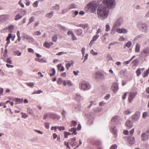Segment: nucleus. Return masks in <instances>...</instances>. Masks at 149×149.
Segmentation results:
<instances>
[{
	"instance_id": "nucleus-1",
	"label": "nucleus",
	"mask_w": 149,
	"mask_h": 149,
	"mask_svg": "<svg viewBox=\"0 0 149 149\" xmlns=\"http://www.w3.org/2000/svg\"><path fill=\"white\" fill-rule=\"evenodd\" d=\"M97 13L98 18L101 20H104L107 18L109 14L108 8L104 5L100 6L97 10Z\"/></svg>"
},
{
	"instance_id": "nucleus-2",
	"label": "nucleus",
	"mask_w": 149,
	"mask_h": 149,
	"mask_svg": "<svg viewBox=\"0 0 149 149\" xmlns=\"http://www.w3.org/2000/svg\"><path fill=\"white\" fill-rule=\"evenodd\" d=\"M79 88L81 90L87 91L90 89L91 85L88 81H83L79 84Z\"/></svg>"
},
{
	"instance_id": "nucleus-3",
	"label": "nucleus",
	"mask_w": 149,
	"mask_h": 149,
	"mask_svg": "<svg viewBox=\"0 0 149 149\" xmlns=\"http://www.w3.org/2000/svg\"><path fill=\"white\" fill-rule=\"evenodd\" d=\"M106 6L110 9L113 8L116 5L115 0H101Z\"/></svg>"
},
{
	"instance_id": "nucleus-4",
	"label": "nucleus",
	"mask_w": 149,
	"mask_h": 149,
	"mask_svg": "<svg viewBox=\"0 0 149 149\" xmlns=\"http://www.w3.org/2000/svg\"><path fill=\"white\" fill-rule=\"evenodd\" d=\"M96 8V5L91 2L87 4L86 9L88 12L90 13H93L95 11Z\"/></svg>"
},
{
	"instance_id": "nucleus-5",
	"label": "nucleus",
	"mask_w": 149,
	"mask_h": 149,
	"mask_svg": "<svg viewBox=\"0 0 149 149\" xmlns=\"http://www.w3.org/2000/svg\"><path fill=\"white\" fill-rule=\"evenodd\" d=\"M138 27L142 32L146 33L148 30V26L145 23L139 22L137 24Z\"/></svg>"
},
{
	"instance_id": "nucleus-6",
	"label": "nucleus",
	"mask_w": 149,
	"mask_h": 149,
	"mask_svg": "<svg viewBox=\"0 0 149 149\" xmlns=\"http://www.w3.org/2000/svg\"><path fill=\"white\" fill-rule=\"evenodd\" d=\"M141 116V113L139 111H136L131 117V119L134 122H136L139 119Z\"/></svg>"
},
{
	"instance_id": "nucleus-7",
	"label": "nucleus",
	"mask_w": 149,
	"mask_h": 149,
	"mask_svg": "<svg viewBox=\"0 0 149 149\" xmlns=\"http://www.w3.org/2000/svg\"><path fill=\"white\" fill-rule=\"evenodd\" d=\"M123 22V18L120 17L115 22L113 25V28H117L119 27Z\"/></svg>"
},
{
	"instance_id": "nucleus-8",
	"label": "nucleus",
	"mask_w": 149,
	"mask_h": 149,
	"mask_svg": "<svg viewBox=\"0 0 149 149\" xmlns=\"http://www.w3.org/2000/svg\"><path fill=\"white\" fill-rule=\"evenodd\" d=\"M23 38L26 40L29 43L33 44L34 43L35 40L32 37L26 34H24Z\"/></svg>"
},
{
	"instance_id": "nucleus-9",
	"label": "nucleus",
	"mask_w": 149,
	"mask_h": 149,
	"mask_svg": "<svg viewBox=\"0 0 149 149\" xmlns=\"http://www.w3.org/2000/svg\"><path fill=\"white\" fill-rule=\"evenodd\" d=\"M149 137V129L145 132L143 133L141 135V139L142 141H147Z\"/></svg>"
},
{
	"instance_id": "nucleus-10",
	"label": "nucleus",
	"mask_w": 149,
	"mask_h": 149,
	"mask_svg": "<svg viewBox=\"0 0 149 149\" xmlns=\"http://www.w3.org/2000/svg\"><path fill=\"white\" fill-rule=\"evenodd\" d=\"M93 76L94 78L96 79H103L104 78V74L100 72H96Z\"/></svg>"
},
{
	"instance_id": "nucleus-11",
	"label": "nucleus",
	"mask_w": 149,
	"mask_h": 149,
	"mask_svg": "<svg viewBox=\"0 0 149 149\" xmlns=\"http://www.w3.org/2000/svg\"><path fill=\"white\" fill-rule=\"evenodd\" d=\"M141 54L144 57L149 56V46L143 49Z\"/></svg>"
},
{
	"instance_id": "nucleus-12",
	"label": "nucleus",
	"mask_w": 149,
	"mask_h": 149,
	"mask_svg": "<svg viewBox=\"0 0 149 149\" xmlns=\"http://www.w3.org/2000/svg\"><path fill=\"white\" fill-rule=\"evenodd\" d=\"M76 138L74 137L71 138L68 141L69 144L72 146V147L75 146L77 144V142L76 141Z\"/></svg>"
},
{
	"instance_id": "nucleus-13",
	"label": "nucleus",
	"mask_w": 149,
	"mask_h": 149,
	"mask_svg": "<svg viewBox=\"0 0 149 149\" xmlns=\"http://www.w3.org/2000/svg\"><path fill=\"white\" fill-rule=\"evenodd\" d=\"M49 115V118L56 120H58L61 118L60 116L54 113H50Z\"/></svg>"
},
{
	"instance_id": "nucleus-14",
	"label": "nucleus",
	"mask_w": 149,
	"mask_h": 149,
	"mask_svg": "<svg viewBox=\"0 0 149 149\" xmlns=\"http://www.w3.org/2000/svg\"><path fill=\"white\" fill-rule=\"evenodd\" d=\"M137 92H131L129 95L128 100L130 103L132 102L133 99L137 94Z\"/></svg>"
},
{
	"instance_id": "nucleus-15",
	"label": "nucleus",
	"mask_w": 149,
	"mask_h": 149,
	"mask_svg": "<svg viewBox=\"0 0 149 149\" xmlns=\"http://www.w3.org/2000/svg\"><path fill=\"white\" fill-rule=\"evenodd\" d=\"M111 89L114 93H116L118 90V84L116 83H113L111 86Z\"/></svg>"
},
{
	"instance_id": "nucleus-16",
	"label": "nucleus",
	"mask_w": 149,
	"mask_h": 149,
	"mask_svg": "<svg viewBox=\"0 0 149 149\" xmlns=\"http://www.w3.org/2000/svg\"><path fill=\"white\" fill-rule=\"evenodd\" d=\"M116 31L120 33L126 34L128 32V30L124 28H116Z\"/></svg>"
},
{
	"instance_id": "nucleus-17",
	"label": "nucleus",
	"mask_w": 149,
	"mask_h": 149,
	"mask_svg": "<svg viewBox=\"0 0 149 149\" xmlns=\"http://www.w3.org/2000/svg\"><path fill=\"white\" fill-rule=\"evenodd\" d=\"M110 130L112 133L113 134L114 137H117V129L116 127L114 126L111 127L110 128Z\"/></svg>"
},
{
	"instance_id": "nucleus-18",
	"label": "nucleus",
	"mask_w": 149,
	"mask_h": 149,
	"mask_svg": "<svg viewBox=\"0 0 149 149\" xmlns=\"http://www.w3.org/2000/svg\"><path fill=\"white\" fill-rule=\"evenodd\" d=\"M99 37V36L98 35H95L93 37L92 40L90 41L89 44L91 45L93 44L94 43V41H96L97 40Z\"/></svg>"
},
{
	"instance_id": "nucleus-19",
	"label": "nucleus",
	"mask_w": 149,
	"mask_h": 149,
	"mask_svg": "<svg viewBox=\"0 0 149 149\" xmlns=\"http://www.w3.org/2000/svg\"><path fill=\"white\" fill-rule=\"evenodd\" d=\"M9 15H8L5 14L0 15V21H2L6 20L8 18Z\"/></svg>"
},
{
	"instance_id": "nucleus-20",
	"label": "nucleus",
	"mask_w": 149,
	"mask_h": 149,
	"mask_svg": "<svg viewBox=\"0 0 149 149\" xmlns=\"http://www.w3.org/2000/svg\"><path fill=\"white\" fill-rule=\"evenodd\" d=\"M119 117L118 116H114L111 120V122L113 125L115 124L118 121L119 119Z\"/></svg>"
},
{
	"instance_id": "nucleus-21",
	"label": "nucleus",
	"mask_w": 149,
	"mask_h": 149,
	"mask_svg": "<svg viewBox=\"0 0 149 149\" xmlns=\"http://www.w3.org/2000/svg\"><path fill=\"white\" fill-rule=\"evenodd\" d=\"M54 43L52 42H45L43 44L44 47L47 48H49L51 45H53Z\"/></svg>"
},
{
	"instance_id": "nucleus-22",
	"label": "nucleus",
	"mask_w": 149,
	"mask_h": 149,
	"mask_svg": "<svg viewBox=\"0 0 149 149\" xmlns=\"http://www.w3.org/2000/svg\"><path fill=\"white\" fill-rule=\"evenodd\" d=\"M125 124L127 127L130 128H131L133 126V122L130 120H128L125 123Z\"/></svg>"
},
{
	"instance_id": "nucleus-23",
	"label": "nucleus",
	"mask_w": 149,
	"mask_h": 149,
	"mask_svg": "<svg viewBox=\"0 0 149 149\" xmlns=\"http://www.w3.org/2000/svg\"><path fill=\"white\" fill-rule=\"evenodd\" d=\"M141 45L139 43H137L136 44L135 51L136 53H138L140 51Z\"/></svg>"
},
{
	"instance_id": "nucleus-24",
	"label": "nucleus",
	"mask_w": 149,
	"mask_h": 149,
	"mask_svg": "<svg viewBox=\"0 0 149 149\" xmlns=\"http://www.w3.org/2000/svg\"><path fill=\"white\" fill-rule=\"evenodd\" d=\"M69 131L72 132V134L77 135V128L74 127L72 128L69 130Z\"/></svg>"
},
{
	"instance_id": "nucleus-25",
	"label": "nucleus",
	"mask_w": 149,
	"mask_h": 149,
	"mask_svg": "<svg viewBox=\"0 0 149 149\" xmlns=\"http://www.w3.org/2000/svg\"><path fill=\"white\" fill-rule=\"evenodd\" d=\"M52 9L53 10L58 11L60 10V5L58 4H56L54 6L52 7Z\"/></svg>"
},
{
	"instance_id": "nucleus-26",
	"label": "nucleus",
	"mask_w": 149,
	"mask_h": 149,
	"mask_svg": "<svg viewBox=\"0 0 149 149\" xmlns=\"http://www.w3.org/2000/svg\"><path fill=\"white\" fill-rule=\"evenodd\" d=\"M54 13V12L53 11H51L49 13L46 14L45 17L49 19H50L53 16Z\"/></svg>"
},
{
	"instance_id": "nucleus-27",
	"label": "nucleus",
	"mask_w": 149,
	"mask_h": 149,
	"mask_svg": "<svg viewBox=\"0 0 149 149\" xmlns=\"http://www.w3.org/2000/svg\"><path fill=\"white\" fill-rule=\"evenodd\" d=\"M70 62L71 63H67L65 64L66 68L67 70L69 69L71 65L73 66V65L74 64V62L73 61H71Z\"/></svg>"
},
{
	"instance_id": "nucleus-28",
	"label": "nucleus",
	"mask_w": 149,
	"mask_h": 149,
	"mask_svg": "<svg viewBox=\"0 0 149 149\" xmlns=\"http://www.w3.org/2000/svg\"><path fill=\"white\" fill-rule=\"evenodd\" d=\"M128 140L129 143L131 144H133L135 142L134 138V137H129Z\"/></svg>"
},
{
	"instance_id": "nucleus-29",
	"label": "nucleus",
	"mask_w": 149,
	"mask_h": 149,
	"mask_svg": "<svg viewBox=\"0 0 149 149\" xmlns=\"http://www.w3.org/2000/svg\"><path fill=\"white\" fill-rule=\"evenodd\" d=\"M57 67L58 69L61 72L63 71L64 70V68L63 66H62V64L61 63L57 65Z\"/></svg>"
},
{
	"instance_id": "nucleus-30",
	"label": "nucleus",
	"mask_w": 149,
	"mask_h": 149,
	"mask_svg": "<svg viewBox=\"0 0 149 149\" xmlns=\"http://www.w3.org/2000/svg\"><path fill=\"white\" fill-rule=\"evenodd\" d=\"M94 111L96 112H100L102 110V108L99 106H97V107L94 108Z\"/></svg>"
},
{
	"instance_id": "nucleus-31",
	"label": "nucleus",
	"mask_w": 149,
	"mask_h": 149,
	"mask_svg": "<svg viewBox=\"0 0 149 149\" xmlns=\"http://www.w3.org/2000/svg\"><path fill=\"white\" fill-rule=\"evenodd\" d=\"M76 32L77 35L80 36L82 34L83 31L81 29H79L77 30Z\"/></svg>"
},
{
	"instance_id": "nucleus-32",
	"label": "nucleus",
	"mask_w": 149,
	"mask_h": 149,
	"mask_svg": "<svg viewBox=\"0 0 149 149\" xmlns=\"http://www.w3.org/2000/svg\"><path fill=\"white\" fill-rule=\"evenodd\" d=\"M27 112L28 114L31 115H34V113L32 109L30 108H28L27 109Z\"/></svg>"
},
{
	"instance_id": "nucleus-33",
	"label": "nucleus",
	"mask_w": 149,
	"mask_h": 149,
	"mask_svg": "<svg viewBox=\"0 0 149 149\" xmlns=\"http://www.w3.org/2000/svg\"><path fill=\"white\" fill-rule=\"evenodd\" d=\"M22 17V16L20 14H18L16 15L14 18V19L15 21H17L21 19Z\"/></svg>"
},
{
	"instance_id": "nucleus-34",
	"label": "nucleus",
	"mask_w": 149,
	"mask_h": 149,
	"mask_svg": "<svg viewBox=\"0 0 149 149\" xmlns=\"http://www.w3.org/2000/svg\"><path fill=\"white\" fill-rule=\"evenodd\" d=\"M75 98L78 100H79L82 99V97L79 94L77 93L75 95Z\"/></svg>"
},
{
	"instance_id": "nucleus-35",
	"label": "nucleus",
	"mask_w": 149,
	"mask_h": 149,
	"mask_svg": "<svg viewBox=\"0 0 149 149\" xmlns=\"http://www.w3.org/2000/svg\"><path fill=\"white\" fill-rule=\"evenodd\" d=\"M143 37V35L142 34L139 35L137 36L134 39V41H135L137 40H138L140 38H142Z\"/></svg>"
},
{
	"instance_id": "nucleus-36",
	"label": "nucleus",
	"mask_w": 149,
	"mask_h": 149,
	"mask_svg": "<svg viewBox=\"0 0 149 149\" xmlns=\"http://www.w3.org/2000/svg\"><path fill=\"white\" fill-rule=\"evenodd\" d=\"M35 60L36 61L41 63L46 62V61L43 58L40 59L39 58H35Z\"/></svg>"
},
{
	"instance_id": "nucleus-37",
	"label": "nucleus",
	"mask_w": 149,
	"mask_h": 149,
	"mask_svg": "<svg viewBox=\"0 0 149 149\" xmlns=\"http://www.w3.org/2000/svg\"><path fill=\"white\" fill-rule=\"evenodd\" d=\"M77 26H79L83 28L84 29H85L88 26V24H79L76 25Z\"/></svg>"
},
{
	"instance_id": "nucleus-38",
	"label": "nucleus",
	"mask_w": 149,
	"mask_h": 149,
	"mask_svg": "<svg viewBox=\"0 0 149 149\" xmlns=\"http://www.w3.org/2000/svg\"><path fill=\"white\" fill-rule=\"evenodd\" d=\"M13 37V34L12 33H9L8 35V36L7 37L6 39V40L7 41H9L10 42V38Z\"/></svg>"
},
{
	"instance_id": "nucleus-39",
	"label": "nucleus",
	"mask_w": 149,
	"mask_h": 149,
	"mask_svg": "<svg viewBox=\"0 0 149 149\" xmlns=\"http://www.w3.org/2000/svg\"><path fill=\"white\" fill-rule=\"evenodd\" d=\"M131 113L130 110L129 109H127L124 111V113L126 115L130 114Z\"/></svg>"
},
{
	"instance_id": "nucleus-40",
	"label": "nucleus",
	"mask_w": 149,
	"mask_h": 149,
	"mask_svg": "<svg viewBox=\"0 0 149 149\" xmlns=\"http://www.w3.org/2000/svg\"><path fill=\"white\" fill-rule=\"evenodd\" d=\"M26 84L27 85L29 86V87L31 88L33 87V86L35 85V83L33 82H29L26 83Z\"/></svg>"
},
{
	"instance_id": "nucleus-41",
	"label": "nucleus",
	"mask_w": 149,
	"mask_h": 149,
	"mask_svg": "<svg viewBox=\"0 0 149 149\" xmlns=\"http://www.w3.org/2000/svg\"><path fill=\"white\" fill-rule=\"evenodd\" d=\"M51 71L52 72V73H50V74H49L50 76V77H52V76L54 75L55 74V73H56L55 70L54 68H53L52 69Z\"/></svg>"
},
{
	"instance_id": "nucleus-42",
	"label": "nucleus",
	"mask_w": 149,
	"mask_h": 149,
	"mask_svg": "<svg viewBox=\"0 0 149 149\" xmlns=\"http://www.w3.org/2000/svg\"><path fill=\"white\" fill-rule=\"evenodd\" d=\"M14 28V26L13 25H11L9 26L8 27V30L9 32H12V31L13 30Z\"/></svg>"
},
{
	"instance_id": "nucleus-43",
	"label": "nucleus",
	"mask_w": 149,
	"mask_h": 149,
	"mask_svg": "<svg viewBox=\"0 0 149 149\" xmlns=\"http://www.w3.org/2000/svg\"><path fill=\"white\" fill-rule=\"evenodd\" d=\"M136 73L137 76V77L139 76L141 74V69L139 68L136 71Z\"/></svg>"
},
{
	"instance_id": "nucleus-44",
	"label": "nucleus",
	"mask_w": 149,
	"mask_h": 149,
	"mask_svg": "<svg viewBox=\"0 0 149 149\" xmlns=\"http://www.w3.org/2000/svg\"><path fill=\"white\" fill-rule=\"evenodd\" d=\"M132 42L131 41H128L126 44L125 46L128 48H130L131 46Z\"/></svg>"
},
{
	"instance_id": "nucleus-45",
	"label": "nucleus",
	"mask_w": 149,
	"mask_h": 149,
	"mask_svg": "<svg viewBox=\"0 0 149 149\" xmlns=\"http://www.w3.org/2000/svg\"><path fill=\"white\" fill-rule=\"evenodd\" d=\"M13 100L15 101L16 102H18L19 103H22V101L20 98H16L14 100L13 99Z\"/></svg>"
},
{
	"instance_id": "nucleus-46",
	"label": "nucleus",
	"mask_w": 149,
	"mask_h": 149,
	"mask_svg": "<svg viewBox=\"0 0 149 149\" xmlns=\"http://www.w3.org/2000/svg\"><path fill=\"white\" fill-rule=\"evenodd\" d=\"M71 134H72L70 133L65 131L64 132V137L65 138H67L68 136Z\"/></svg>"
},
{
	"instance_id": "nucleus-47",
	"label": "nucleus",
	"mask_w": 149,
	"mask_h": 149,
	"mask_svg": "<svg viewBox=\"0 0 149 149\" xmlns=\"http://www.w3.org/2000/svg\"><path fill=\"white\" fill-rule=\"evenodd\" d=\"M57 35L54 36L52 38V40L54 42H56L57 39Z\"/></svg>"
},
{
	"instance_id": "nucleus-48",
	"label": "nucleus",
	"mask_w": 149,
	"mask_h": 149,
	"mask_svg": "<svg viewBox=\"0 0 149 149\" xmlns=\"http://www.w3.org/2000/svg\"><path fill=\"white\" fill-rule=\"evenodd\" d=\"M34 20V18L33 17H31L29 19V22L27 24V26L29 24H30Z\"/></svg>"
},
{
	"instance_id": "nucleus-49",
	"label": "nucleus",
	"mask_w": 149,
	"mask_h": 149,
	"mask_svg": "<svg viewBox=\"0 0 149 149\" xmlns=\"http://www.w3.org/2000/svg\"><path fill=\"white\" fill-rule=\"evenodd\" d=\"M4 61H6L7 63L9 64H12V61L10 59V58H8L6 60V61L4 60Z\"/></svg>"
},
{
	"instance_id": "nucleus-50",
	"label": "nucleus",
	"mask_w": 149,
	"mask_h": 149,
	"mask_svg": "<svg viewBox=\"0 0 149 149\" xmlns=\"http://www.w3.org/2000/svg\"><path fill=\"white\" fill-rule=\"evenodd\" d=\"M116 28H113V27L112 29H111V34L113 35L115 34L116 33L115 29Z\"/></svg>"
},
{
	"instance_id": "nucleus-51",
	"label": "nucleus",
	"mask_w": 149,
	"mask_h": 149,
	"mask_svg": "<svg viewBox=\"0 0 149 149\" xmlns=\"http://www.w3.org/2000/svg\"><path fill=\"white\" fill-rule=\"evenodd\" d=\"M42 93V91L40 90L38 91H35L33 93H32V94H40Z\"/></svg>"
},
{
	"instance_id": "nucleus-52",
	"label": "nucleus",
	"mask_w": 149,
	"mask_h": 149,
	"mask_svg": "<svg viewBox=\"0 0 149 149\" xmlns=\"http://www.w3.org/2000/svg\"><path fill=\"white\" fill-rule=\"evenodd\" d=\"M77 122L74 121H72L71 123V126H75L77 125Z\"/></svg>"
},
{
	"instance_id": "nucleus-53",
	"label": "nucleus",
	"mask_w": 149,
	"mask_h": 149,
	"mask_svg": "<svg viewBox=\"0 0 149 149\" xmlns=\"http://www.w3.org/2000/svg\"><path fill=\"white\" fill-rule=\"evenodd\" d=\"M106 29L105 31H108L110 30V28L109 25L108 24H107L106 26Z\"/></svg>"
},
{
	"instance_id": "nucleus-54",
	"label": "nucleus",
	"mask_w": 149,
	"mask_h": 149,
	"mask_svg": "<svg viewBox=\"0 0 149 149\" xmlns=\"http://www.w3.org/2000/svg\"><path fill=\"white\" fill-rule=\"evenodd\" d=\"M63 81L62 80V79L61 78H59L58 79L57 82V83L58 84H61L62 83Z\"/></svg>"
},
{
	"instance_id": "nucleus-55",
	"label": "nucleus",
	"mask_w": 149,
	"mask_h": 149,
	"mask_svg": "<svg viewBox=\"0 0 149 149\" xmlns=\"http://www.w3.org/2000/svg\"><path fill=\"white\" fill-rule=\"evenodd\" d=\"M138 62V60L137 59H136L134 60L132 62V63L133 64L135 65H136L137 63Z\"/></svg>"
},
{
	"instance_id": "nucleus-56",
	"label": "nucleus",
	"mask_w": 149,
	"mask_h": 149,
	"mask_svg": "<svg viewBox=\"0 0 149 149\" xmlns=\"http://www.w3.org/2000/svg\"><path fill=\"white\" fill-rule=\"evenodd\" d=\"M102 144V142L101 141H95V144L96 145L98 146H100Z\"/></svg>"
},
{
	"instance_id": "nucleus-57",
	"label": "nucleus",
	"mask_w": 149,
	"mask_h": 149,
	"mask_svg": "<svg viewBox=\"0 0 149 149\" xmlns=\"http://www.w3.org/2000/svg\"><path fill=\"white\" fill-rule=\"evenodd\" d=\"M15 54L18 56H20L21 55V53L19 50L14 52Z\"/></svg>"
},
{
	"instance_id": "nucleus-58",
	"label": "nucleus",
	"mask_w": 149,
	"mask_h": 149,
	"mask_svg": "<svg viewBox=\"0 0 149 149\" xmlns=\"http://www.w3.org/2000/svg\"><path fill=\"white\" fill-rule=\"evenodd\" d=\"M134 132V129L133 128L130 131L129 136L131 137Z\"/></svg>"
},
{
	"instance_id": "nucleus-59",
	"label": "nucleus",
	"mask_w": 149,
	"mask_h": 149,
	"mask_svg": "<svg viewBox=\"0 0 149 149\" xmlns=\"http://www.w3.org/2000/svg\"><path fill=\"white\" fill-rule=\"evenodd\" d=\"M45 127L48 129L49 128V123H45Z\"/></svg>"
},
{
	"instance_id": "nucleus-60",
	"label": "nucleus",
	"mask_w": 149,
	"mask_h": 149,
	"mask_svg": "<svg viewBox=\"0 0 149 149\" xmlns=\"http://www.w3.org/2000/svg\"><path fill=\"white\" fill-rule=\"evenodd\" d=\"M58 26L59 28H61L63 30H67L66 28L64 26H62L61 24H58Z\"/></svg>"
},
{
	"instance_id": "nucleus-61",
	"label": "nucleus",
	"mask_w": 149,
	"mask_h": 149,
	"mask_svg": "<svg viewBox=\"0 0 149 149\" xmlns=\"http://www.w3.org/2000/svg\"><path fill=\"white\" fill-rule=\"evenodd\" d=\"M117 148V146L116 144H113L110 147L111 149H116Z\"/></svg>"
},
{
	"instance_id": "nucleus-62",
	"label": "nucleus",
	"mask_w": 149,
	"mask_h": 149,
	"mask_svg": "<svg viewBox=\"0 0 149 149\" xmlns=\"http://www.w3.org/2000/svg\"><path fill=\"white\" fill-rule=\"evenodd\" d=\"M75 8V4L73 3L70 4V9H72L73 8Z\"/></svg>"
},
{
	"instance_id": "nucleus-63",
	"label": "nucleus",
	"mask_w": 149,
	"mask_h": 149,
	"mask_svg": "<svg viewBox=\"0 0 149 149\" xmlns=\"http://www.w3.org/2000/svg\"><path fill=\"white\" fill-rule=\"evenodd\" d=\"M90 52L94 56L96 55L97 54V53L95 52L93 49L91 50Z\"/></svg>"
},
{
	"instance_id": "nucleus-64",
	"label": "nucleus",
	"mask_w": 149,
	"mask_h": 149,
	"mask_svg": "<svg viewBox=\"0 0 149 149\" xmlns=\"http://www.w3.org/2000/svg\"><path fill=\"white\" fill-rule=\"evenodd\" d=\"M135 8L136 10H141L142 9L141 7L139 5H137L134 7Z\"/></svg>"
}]
</instances>
